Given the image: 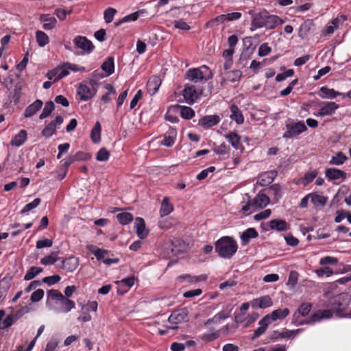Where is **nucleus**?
Instances as JSON below:
<instances>
[{
    "label": "nucleus",
    "mask_w": 351,
    "mask_h": 351,
    "mask_svg": "<svg viewBox=\"0 0 351 351\" xmlns=\"http://www.w3.org/2000/svg\"><path fill=\"white\" fill-rule=\"evenodd\" d=\"M326 178L328 181L339 182H343L346 178V173L336 168H328L325 171Z\"/></svg>",
    "instance_id": "f8f14e48"
},
{
    "label": "nucleus",
    "mask_w": 351,
    "mask_h": 351,
    "mask_svg": "<svg viewBox=\"0 0 351 351\" xmlns=\"http://www.w3.org/2000/svg\"><path fill=\"white\" fill-rule=\"evenodd\" d=\"M70 62H65L63 64L57 66L58 69V75L54 79V82H56L69 74L70 68L69 66Z\"/></svg>",
    "instance_id": "37998d69"
},
{
    "label": "nucleus",
    "mask_w": 351,
    "mask_h": 351,
    "mask_svg": "<svg viewBox=\"0 0 351 351\" xmlns=\"http://www.w3.org/2000/svg\"><path fill=\"white\" fill-rule=\"evenodd\" d=\"M215 252L223 258H231L238 250L237 241L229 236H224L215 243Z\"/></svg>",
    "instance_id": "f257e3e1"
},
{
    "label": "nucleus",
    "mask_w": 351,
    "mask_h": 351,
    "mask_svg": "<svg viewBox=\"0 0 351 351\" xmlns=\"http://www.w3.org/2000/svg\"><path fill=\"white\" fill-rule=\"evenodd\" d=\"M213 77L211 70L206 65L197 68L189 69L185 74V78L193 83L204 84Z\"/></svg>",
    "instance_id": "7ed1b4c3"
},
{
    "label": "nucleus",
    "mask_w": 351,
    "mask_h": 351,
    "mask_svg": "<svg viewBox=\"0 0 351 351\" xmlns=\"http://www.w3.org/2000/svg\"><path fill=\"white\" fill-rule=\"evenodd\" d=\"M177 132L175 128H170L167 133L165 134L161 145L166 147H171L176 141Z\"/></svg>",
    "instance_id": "b1692460"
},
{
    "label": "nucleus",
    "mask_w": 351,
    "mask_h": 351,
    "mask_svg": "<svg viewBox=\"0 0 351 351\" xmlns=\"http://www.w3.org/2000/svg\"><path fill=\"white\" fill-rule=\"evenodd\" d=\"M230 108L231 112L230 119L237 124H242L244 122V117L239 107L235 104H232Z\"/></svg>",
    "instance_id": "7c9ffc66"
},
{
    "label": "nucleus",
    "mask_w": 351,
    "mask_h": 351,
    "mask_svg": "<svg viewBox=\"0 0 351 351\" xmlns=\"http://www.w3.org/2000/svg\"><path fill=\"white\" fill-rule=\"evenodd\" d=\"M101 126L99 121H97L91 130L90 138L94 143H97L101 141Z\"/></svg>",
    "instance_id": "4c0bfd02"
},
{
    "label": "nucleus",
    "mask_w": 351,
    "mask_h": 351,
    "mask_svg": "<svg viewBox=\"0 0 351 351\" xmlns=\"http://www.w3.org/2000/svg\"><path fill=\"white\" fill-rule=\"evenodd\" d=\"M73 42L75 47L82 51V54H89L95 49L93 43L85 36H77L73 38Z\"/></svg>",
    "instance_id": "1a4fd4ad"
},
{
    "label": "nucleus",
    "mask_w": 351,
    "mask_h": 351,
    "mask_svg": "<svg viewBox=\"0 0 351 351\" xmlns=\"http://www.w3.org/2000/svg\"><path fill=\"white\" fill-rule=\"evenodd\" d=\"M256 210L266 207L270 202L269 197L263 192H259L253 199Z\"/></svg>",
    "instance_id": "4be33fe9"
},
{
    "label": "nucleus",
    "mask_w": 351,
    "mask_h": 351,
    "mask_svg": "<svg viewBox=\"0 0 351 351\" xmlns=\"http://www.w3.org/2000/svg\"><path fill=\"white\" fill-rule=\"evenodd\" d=\"M312 305L311 303L304 302L298 308V313L302 316H306L311 311Z\"/></svg>",
    "instance_id": "338daca9"
},
{
    "label": "nucleus",
    "mask_w": 351,
    "mask_h": 351,
    "mask_svg": "<svg viewBox=\"0 0 351 351\" xmlns=\"http://www.w3.org/2000/svg\"><path fill=\"white\" fill-rule=\"evenodd\" d=\"M240 209L239 213L243 216L250 215L252 212H255L256 208L254 205V201L251 196L246 193L243 196V200L240 203Z\"/></svg>",
    "instance_id": "9d476101"
},
{
    "label": "nucleus",
    "mask_w": 351,
    "mask_h": 351,
    "mask_svg": "<svg viewBox=\"0 0 351 351\" xmlns=\"http://www.w3.org/2000/svg\"><path fill=\"white\" fill-rule=\"evenodd\" d=\"M101 69L106 72V76H109L114 71V58L108 57L101 64Z\"/></svg>",
    "instance_id": "e433bc0d"
},
{
    "label": "nucleus",
    "mask_w": 351,
    "mask_h": 351,
    "mask_svg": "<svg viewBox=\"0 0 351 351\" xmlns=\"http://www.w3.org/2000/svg\"><path fill=\"white\" fill-rule=\"evenodd\" d=\"M224 19L225 18L223 17V14L219 15V16L209 20L208 21H207L206 23L205 24V26L207 28L216 27L219 26V25L226 23Z\"/></svg>",
    "instance_id": "a18cd8bd"
},
{
    "label": "nucleus",
    "mask_w": 351,
    "mask_h": 351,
    "mask_svg": "<svg viewBox=\"0 0 351 351\" xmlns=\"http://www.w3.org/2000/svg\"><path fill=\"white\" fill-rule=\"evenodd\" d=\"M289 314V310L287 308L284 309H276L273 311L271 313L266 315L269 317L270 323L275 322L278 319H283Z\"/></svg>",
    "instance_id": "a878e982"
},
{
    "label": "nucleus",
    "mask_w": 351,
    "mask_h": 351,
    "mask_svg": "<svg viewBox=\"0 0 351 351\" xmlns=\"http://www.w3.org/2000/svg\"><path fill=\"white\" fill-rule=\"evenodd\" d=\"M117 13L116 9L113 8H108L105 10L104 12V19L106 23H111L113 19L115 14Z\"/></svg>",
    "instance_id": "13d9d810"
},
{
    "label": "nucleus",
    "mask_w": 351,
    "mask_h": 351,
    "mask_svg": "<svg viewBox=\"0 0 351 351\" xmlns=\"http://www.w3.org/2000/svg\"><path fill=\"white\" fill-rule=\"evenodd\" d=\"M58 304L59 307L57 310V312L58 313H66L75 307V302L64 295L62 296V298H61L58 302Z\"/></svg>",
    "instance_id": "aec40b11"
},
{
    "label": "nucleus",
    "mask_w": 351,
    "mask_h": 351,
    "mask_svg": "<svg viewBox=\"0 0 351 351\" xmlns=\"http://www.w3.org/2000/svg\"><path fill=\"white\" fill-rule=\"evenodd\" d=\"M79 265V259L75 256H70L62 261V269L68 272H72Z\"/></svg>",
    "instance_id": "393cba45"
},
{
    "label": "nucleus",
    "mask_w": 351,
    "mask_h": 351,
    "mask_svg": "<svg viewBox=\"0 0 351 351\" xmlns=\"http://www.w3.org/2000/svg\"><path fill=\"white\" fill-rule=\"evenodd\" d=\"M317 170L308 171L304 174V176L301 179V183L304 186H307L310 184L317 176Z\"/></svg>",
    "instance_id": "5fc2aeb1"
},
{
    "label": "nucleus",
    "mask_w": 351,
    "mask_h": 351,
    "mask_svg": "<svg viewBox=\"0 0 351 351\" xmlns=\"http://www.w3.org/2000/svg\"><path fill=\"white\" fill-rule=\"evenodd\" d=\"M29 308L27 306L21 307L18 310L14 315H8L3 320L5 316V311L2 309L0 310V330H3L10 328L14 323V319H18L23 315L27 313Z\"/></svg>",
    "instance_id": "20e7f679"
},
{
    "label": "nucleus",
    "mask_w": 351,
    "mask_h": 351,
    "mask_svg": "<svg viewBox=\"0 0 351 351\" xmlns=\"http://www.w3.org/2000/svg\"><path fill=\"white\" fill-rule=\"evenodd\" d=\"M53 110H54V104L53 103V101H47L45 104V107H44L41 114L39 116V118L40 119H45L51 113V112Z\"/></svg>",
    "instance_id": "4d7b16f0"
},
{
    "label": "nucleus",
    "mask_w": 351,
    "mask_h": 351,
    "mask_svg": "<svg viewBox=\"0 0 351 351\" xmlns=\"http://www.w3.org/2000/svg\"><path fill=\"white\" fill-rule=\"evenodd\" d=\"M188 319V312L186 308H180L176 310L171 313L168 318V321L172 324L171 326L167 327L168 329H177L178 325Z\"/></svg>",
    "instance_id": "0eeeda50"
},
{
    "label": "nucleus",
    "mask_w": 351,
    "mask_h": 351,
    "mask_svg": "<svg viewBox=\"0 0 351 351\" xmlns=\"http://www.w3.org/2000/svg\"><path fill=\"white\" fill-rule=\"evenodd\" d=\"M43 268L39 267H31L26 272L24 280H30L43 271Z\"/></svg>",
    "instance_id": "09e8293b"
},
{
    "label": "nucleus",
    "mask_w": 351,
    "mask_h": 351,
    "mask_svg": "<svg viewBox=\"0 0 351 351\" xmlns=\"http://www.w3.org/2000/svg\"><path fill=\"white\" fill-rule=\"evenodd\" d=\"M40 19L43 22V28L45 30H51L56 27L57 20L49 14H42Z\"/></svg>",
    "instance_id": "c85d7f7f"
},
{
    "label": "nucleus",
    "mask_w": 351,
    "mask_h": 351,
    "mask_svg": "<svg viewBox=\"0 0 351 351\" xmlns=\"http://www.w3.org/2000/svg\"><path fill=\"white\" fill-rule=\"evenodd\" d=\"M221 80L220 84L221 86L224 87L228 82H238L242 75V72L239 70H232L221 73Z\"/></svg>",
    "instance_id": "4468645a"
},
{
    "label": "nucleus",
    "mask_w": 351,
    "mask_h": 351,
    "mask_svg": "<svg viewBox=\"0 0 351 351\" xmlns=\"http://www.w3.org/2000/svg\"><path fill=\"white\" fill-rule=\"evenodd\" d=\"M274 173L265 172L260 176L258 182L261 185L265 186L270 184L274 180Z\"/></svg>",
    "instance_id": "6e6d98bb"
},
{
    "label": "nucleus",
    "mask_w": 351,
    "mask_h": 351,
    "mask_svg": "<svg viewBox=\"0 0 351 351\" xmlns=\"http://www.w3.org/2000/svg\"><path fill=\"white\" fill-rule=\"evenodd\" d=\"M63 123L62 116H56L54 120L49 122L42 130L41 134L46 138L51 137L56 133V128Z\"/></svg>",
    "instance_id": "ddd939ff"
},
{
    "label": "nucleus",
    "mask_w": 351,
    "mask_h": 351,
    "mask_svg": "<svg viewBox=\"0 0 351 351\" xmlns=\"http://www.w3.org/2000/svg\"><path fill=\"white\" fill-rule=\"evenodd\" d=\"M207 279V276L202 274L197 276H193L189 274H183L178 277L177 280L179 282L182 283L185 281L189 283H196L199 281H205Z\"/></svg>",
    "instance_id": "bb28decb"
},
{
    "label": "nucleus",
    "mask_w": 351,
    "mask_h": 351,
    "mask_svg": "<svg viewBox=\"0 0 351 351\" xmlns=\"http://www.w3.org/2000/svg\"><path fill=\"white\" fill-rule=\"evenodd\" d=\"M322 106L317 111V112L314 113L315 116L317 117H326V116H331L336 110L339 108V105L337 104L334 101H326L322 103Z\"/></svg>",
    "instance_id": "9b49d317"
},
{
    "label": "nucleus",
    "mask_w": 351,
    "mask_h": 351,
    "mask_svg": "<svg viewBox=\"0 0 351 351\" xmlns=\"http://www.w3.org/2000/svg\"><path fill=\"white\" fill-rule=\"evenodd\" d=\"M117 219L119 223L122 225H127L132 221L133 216L130 213L124 212L119 213L117 215Z\"/></svg>",
    "instance_id": "8fccbe9b"
},
{
    "label": "nucleus",
    "mask_w": 351,
    "mask_h": 351,
    "mask_svg": "<svg viewBox=\"0 0 351 351\" xmlns=\"http://www.w3.org/2000/svg\"><path fill=\"white\" fill-rule=\"evenodd\" d=\"M271 51V48L269 46L268 43H265L260 45L258 51V55L260 57H264L269 54Z\"/></svg>",
    "instance_id": "0e129e2a"
},
{
    "label": "nucleus",
    "mask_w": 351,
    "mask_h": 351,
    "mask_svg": "<svg viewBox=\"0 0 351 351\" xmlns=\"http://www.w3.org/2000/svg\"><path fill=\"white\" fill-rule=\"evenodd\" d=\"M268 316H264L258 322L259 326L254 330L252 339H255L265 333L270 324Z\"/></svg>",
    "instance_id": "5701e85b"
},
{
    "label": "nucleus",
    "mask_w": 351,
    "mask_h": 351,
    "mask_svg": "<svg viewBox=\"0 0 351 351\" xmlns=\"http://www.w3.org/2000/svg\"><path fill=\"white\" fill-rule=\"evenodd\" d=\"M258 232L255 228H249L245 230L241 235V244L242 245H247L251 239H255L258 237Z\"/></svg>",
    "instance_id": "c756f323"
},
{
    "label": "nucleus",
    "mask_w": 351,
    "mask_h": 351,
    "mask_svg": "<svg viewBox=\"0 0 351 351\" xmlns=\"http://www.w3.org/2000/svg\"><path fill=\"white\" fill-rule=\"evenodd\" d=\"M134 228L136 229L137 236L141 239H145L148 235L149 230L146 229L145 223L143 218H136L134 222Z\"/></svg>",
    "instance_id": "a211bd4d"
},
{
    "label": "nucleus",
    "mask_w": 351,
    "mask_h": 351,
    "mask_svg": "<svg viewBox=\"0 0 351 351\" xmlns=\"http://www.w3.org/2000/svg\"><path fill=\"white\" fill-rule=\"evenodd\" d=\"M340 21L338 18L334 19L331 23L328 25L326 29L322 32V35L324 36H329L334 33L335 29H337L339 27Z\"/></svg>",
    "instance_id": "79ce46f5"
},
{
    "label": "nucleus",
    "mask_w": 351,
    "mask_h": 351,
    "mask_svg": "<svg viewBox=\"0 0 351 351\" xmlns=\"http://www.w3.org/2000/svg\"><path fill=\"white\" fill-rule=\"evenodd\" d=\"M36 40L40 47H44L49 42V36L40 30L36 32Z\"/></svg>",
    "instance_id": "603ef678"
},
{
    "label": "nucleus",
    "mask_w": 351,
    "mask_h": 351,
    "mask_svg": "<svg viewBox=\"0 0 351 351\" xmlns=\"http://www.w3.org/2000/svg\"><path fill=\"white\" fill-rule=\"evenodd\" d=\"M269 226L271 230L278 232L286 231L289 228L288 223L284 219H273L269 222Z\"/></svg>",
    "instance_id": "2f4dec72"
},
{
    "label": "nucleus",
    "mask_w": 351,
    "mask_h": 351,
    "mask_svg": "<svg viewBox=\"0 0 351 351\" xmlns=\"http://www.w3.org/2000/svg\"><path fill=\"white\" fill-rule=\"evenodd\" d=\"M250 304L252 308H267L273 305L271 298L265 295L259 298H256L250 301Z\"/></svg>",
    "instance_id": "2eb2a0df"
},
{
    "label": "nucleus",
    "mask_w": 351,
    "mask_h": 351,
    "mask_svg": "<svg viewBox=\"0 0 351 351\" xmlns=\"http://www.w3.org/2000/svg\"><path fill=\"white\" fill-rule=\"evenodd\" d=\"M333 313H335L332 308L330 309H324V310H318L315 312L311 317V321L312 322H319L324 319H330L332 317Z\"/></svg>",
    "instance_id": "412c9836"
},
{
    "label": "nucleus",
    "mask_w": 351,
    "mask_h": 351,
    "mask_svg": "<svg viewBox=\"0 0 351 351\" xmlns=\"http://www.w3.org/2000/svg\"><path fill=\"white\" fill-rule=\"evenodd\" d=\"M315 274L319 277H324V276L329 277L333 275V270L329 267H325L324 268L318 269L315 270Z\"/></svg>",
    "instance_id": "69168bd1"
},
{
    "label": "nucleus",
    "mask_w": 351,
    "mask_h": 351,
    "mask_svg": "<svg viewBox=\"0 0 351 351\" xmlns=\"http://www.w3.org/2000/svg\"><path fill=\"white\" fill-rule=\"evenodd\" d=\"M313 26V24L311 21H306L304 22L300 27L298 32L299 36L302 38L306 37Z\"/></svg>",
    "instance_id": "c03bdc74"
},
{
    "label": "nucleus",
    "mask_w": 351,
    "mask_h": 351,
    "mask_svg": "<svg viewBox=\"0 0 351 351\" xmlns=\"http://www.w3.org/2000/svg\"><path fill=\"white\" fill-rule=\"evenodd\" d=\"M110 157V152L104 147L100 149L96 156L97 161L104 162L107 161Z\"/></svg>",
    "instance_id": "680f3d73"
},
{
    "label": "nucleus",
    "mask_w": 351,
    "mask_h": 351,
    "mask_svg": "<svg viewBox=\"0 0 351 351\" xmlns=\"http://www.w3.org/2000/svg\"><path fill=\"white\" fill-rule=\"evenodd\" d=\"M351 301V296L347 293H341L328 300V306H330L332 311L339 317H343L346 316V310Z\"/></svg>",
    "instance_id": "f03ea898"
},
{
    "label": "nucleus",
    "mask_w": 351,
    "mask_h": 351,
    "mask_svg": "<svg viewBox=\"0 0 351 351\" xmlns=\"http://www.w3.org/2000/svg\"><path fill=\"white\" fill-rule=\"evenodd\" d=\"M284 23L285 21L278 16L265 13V21L263 23V25L265 29H273L278 25H282Z\"/></svg>",
    "instance_id": "dca6fc26"
},
{
    "label": "nucleus",
    "mask_w": 351,
    "mask_h": 351,
    "mask_svg": "<svg viewBox=\"0 0 351 351\" xmlns=\"http://www.w3.org/2000/svg\"><path fill=\"white\" fill-rule=\"evenodd\" d=\"M27 136V132L24 130H21L12 138L10 145L14 147H20L26 141Z\"/></svg>",
    "instance_id": "72a5a7b5"
},
{
    "label": "nucleus",
    "mask_w": 351,
    "mask_h": 351,
    "mask_svg": "<svg viewBox=\"0 0 351 351\" xmlns=\"http://www.w3.org/2000/svg\"><path fill=\"white\" fill-rule=\"evenodd\" d=\"M338 262H339V260L336 257L326 256L322 257L319 260V265H337L338 263Z\"/></svg>",
    "instance_id": "e2e57ef3"
},
{
    "label": "nucleus",
    "mask_w": 351,
    "mask_h": 351,
    "mask_svg": "<svg viewBox=\"0 0 351 351\" xmlns=\"http://www.w3.org/2000/svg\"><path fill=\"white\" fill-rule=\"evenodd\" d=\"M225 138L234 149L243 152L244 147L241 143V137L238 134L234 132H231L226 134Z\"/></svg>",
    "instance_id": "6ab92c4d"
},
{
    "label": "nucleus",
    "mask_w": 351,
    "mask_h": 351,
    "mask_svg": "<svg viewBox=\"0 0 351 351\" xmlns=\"http://www.w3.org/2000/svg\"><path fill=\"white\" fill-rule=\"evenodd\" d=\"M343 94L341 93H339L338 91H336L333 88H329L327 86H322L319 89V95L323 99H332L337 96L342 95Z\"/></svg>",
    "instance_id": "cd10ccee"
},
{
    "label": "nucleus",
    "mask_w": 351,
    "mask_h": 351,
    "mask_svg": "<svg viewBox=\"0 0 351 351\" xmlns=\"http://www.w3.org/2000/svg\"><path fill=\"white\" fill-rule=\"evenodd\" d=\"M43 101L40 99H36L34 102L30 104L25 110L24 116L25 117H31L34 115L43 106Z\"/></svg>",
    "instance_id": "473e14b6"
},
{
    "label": "nucleus",
    "mask_w": 351,
    "mask_h": 351,
    "mask_svg": "<svg viewBox=\"0 0 351 351\" xmlns=\"http://www.w3.org/2000/svg\"><path fill=\"white\" fill-rule=\"evenodd\" d=\"M311 202L315 207H322L327 202V198L316 193H311Z\"/></svg>",
    "instance_id": "ea45409f"
},
{
    "label": "nucleus",
    "mask_w": 351,
    "mask_h": 351,
    "mask_svg": "<svg viewBox=\"0 0 351 351\" xmlns=\"http://www.w3.org/2000/svg\"><path fill=\"white\" fill-rule=\"evenodd\" d=\"M53 245V241L49 239H43L40 240H38L36 242V247L37 249H42L44 247H50Z\"/></svg>",
    "instance_id": "774afa93"
},
{
    "label": "nucleus",
    "mask_w": 351,
    "mask_h": 351,
    "mask_svg": "<svg viewBox=\"0 0 351 351\" xmlns=\"http://www.w3.org/2000/svg\"><path fill=\"white\" fill-rule=\"evenodd\" d=\"M59 258L56 252H52L51 254L41 258L40 263L43 265H51L59 260Z\"/></svg>",
    "instance_id": "3c124183"
},
{
    "label": "nucleus",
    "mask_w": 351,
    "mask_h": 351,
    "mask_svg": "<svg viewBox=\"0 0 351 351\" xmlns=\"http://www.w3.org/2000/svg\"><path fill=\"white\" fill-rule=\"evenodd\" d=\"M221 121L219 115H206L199 120V124L204 128H209L217 125Z\"/></svg>",
    "instance_id": "f3484780"
},
{
    "label": "nucleus",
    "mask_w": 351,
    "mask_h": 351,
    "mask_svg": "<svg viewBox=\"0 0 351 351\" xmlns=\"http://www.w3.org/2000/svg\"><path fill=\"white\" fill-rule=\"evenodd\" d=\"M174 207L169 202V199L167 197H164L161 202L160 208V215L161 217H165L169 215L173 211Z\"/></svg>",
    "instance_id": "f704fd0d"
},
{
    "label": "nucleus",
    "mask_w": 351,
    "mask_h": 351,
    "mask_svg": "<svg viewBox=\"0 0 351 351\" xmlns=\"http://www.w3.org/2000/svg\"><path fill=\"white\" fill-rule=\"evenodd\" d=\"M104 88L105 89H106L108 90V93H106V94H104L101 99L102 101H104V103H108L110 101H111L112 98L110 97L111 95H115L117 92H116V90L115 88L113 87L112 85L110 84H107L104 86Z\"/></svg>",
    "instance_id": "de8ad7c7"
},
{
    "label": "nucleus",
    "mask_w": 351,
    "mask_h": 351,
    "mask_svg": "<svg viewBox=\"0 0 351 351\" xmlns=\"http://www.w3.org/2000/svg\"><path fill=\"white\" fill-rule=\"evenodd\" d=\"M286 128L287 131L283 134V138H285L296 137L307 130V128L303 121L287 124Z\"/></svg>",
    "instance_id": "6e6552de"
},
{
    "label": "nucleus",
    "mask_w": 351,
    "mask_h": 351,
    "mask_svg": "<svg viewBox=\"0 0 351 351\" xmlns=\"http://www.w3.org/2000/svg\"><path fill=\"white\" fill-rule=\"evenodd\" d=\"M63 295L61 292L58 290L51 289L47 292V298L48 299L51 300L52 301L58 303L61 298H62Z\"/></svg>",
    "instance_id": "052dcab7"
},
{
    "label": "nucleus",
    "mask_w": 351,
    "mask_h": 351,
    "mask_svg": "<svg viewBox=\"0 0 351 351\" xmlns=\"http://www.w3.org/2000/svg\"><path fill=\"white\" fill-rule=\"evenodd\" d=\"M160 85V82L158 77L156 76H153L149 78V80L147 82V87L149 92H152V94H154L156 93L159 88V86Z\"/></svg>",
    "instance_id": "a19ab883"
},
{
    "label": "nucleus",
    "mask_w": 351,
    "mask_h": 351,
    "mask_svg": "<svg viewBox=\"0 0 351 351\" xmlns=\"http://www.w3.org/2000/svg\"><path fill=\"white\" fill-rule=\"evenodd\" d=\"M203 87H195L194 85L186 84L182 90V95L185 101L192 105L203 94Z\"/></svg>",
    "instance_id": "39448f33"
},
{
    "label": "nucleus",
    "mask_w": 351,
    "mask_h": 351,
    "mask_svg": "<svg viewBox=\"0 0 351 351\" xmlns=\"http://www.w3.org/2000/svg\"><path fill=\"white\" fill-rule=\"evenodd\" d=\"M138 16H139V13H138V12L132 13L130 14H128V15L124 16L121 19L116 21L114 23V26L118 27V26L121 25L122 23H128L130 21H134L137 20Z\"/></svg>",
    "instance_id": "864d4df0"
},
{
    "label": "nucleus",
    "mask_w": 351,
    "mask_h": 351,
    "mask_svg": "<svg viewBox=\"0 0 351 351\" xmlns=\"http://www.w3.org/2000/svg\"><path fill=\"white\" fill-rule=\"evenodd\" d=\"M180 109V115L184 119H191L195 116V111L189 106H178Z\"/></svg>",
    "instance_id": "49530a36"
},
{
    "label": "nucleus",
    "mask_w": 351,
    "mask_h": 351,
    "mask_svg": "<svg viewBox=\"0 0 351 351\" xmlns=\"http://www.w3.org/2000/svg\"><path fill=\"white\" fill-rule=\"evenodd\" d=\"M348 158L347 156L341 152H339L336 154L335 156L331 157L329 160V164L330 165H336L339 166L343 165L346 160Z\"/></svg>",
    "instance_id": "58836bf2"
},
{
    "label": "nucleus",
    "mask_w": 351,
    "mask_h": 351,
    "mask_svg": "<svg viewBox=\"0 0 351 351\" xmlns=\"http://www.w3.org/2000/svg\"><path fill=\"white\" fill-rule=\"evenodd\" d=\"M41 202V199L40 198L34 199L32 202L27 204L21 210V214L26 213L31 210L36 208Z\"/></svg>",
    "instance_id": "bf43d9fd"
},
{
    "label": "nucleus",
    "mask_w": 351,
    "mask_h": 351,
    "mask_svg": "<svg viewBox=\"0 0 351 351\" xmlns=\"http://www.w3.org/2000/svg\"><path fill=\"white\" fill-rule=\"evenodd\" d=\"M95 84L94 80H90L88 84L83 82L79 84L77 95L82 101H88L96 95L97 90L95 88Z\"/></svg>",
    "instance_id": "423d86ee"
},
{
    "label": "nucleus",
    "mask_w": 351,
    "mask_h": 351,
    "mask_svg": "<svg viewBox=\"0 0 351 351\" xmlns=\"http://www.w3.org/2000/svg\"><path fill=\"white\" fill-rule=\"evenodd\" d=\"M265 21V13H259L256 14L252 21L251 30L254 31L256 29L264 27L263 23Z\"/></svg>",
    "instance_id": "c9c22d12"
}]
</instances>
